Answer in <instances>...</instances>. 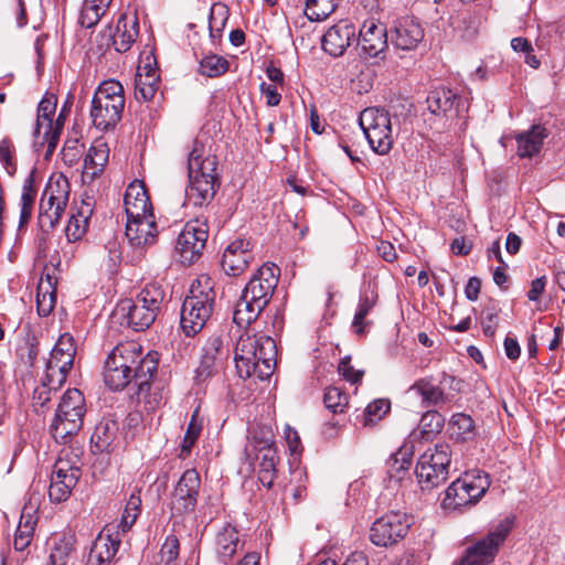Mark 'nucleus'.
<instances>
[{"instance_id":"obj_1","label":"nucleus","mask_w":565,"mask_h":565,"mask_svg":"<svg viewBox=\"0 0 565 565\" xmlns=\"http://www.w3.org/2000/svg\"><path fill=\"white\" fill-rule=\"evenodd\" d=\"M158 361L157 352L143 355L141 347L136 342L118 344L105 361L104 382L114 391L124 390L132 384L139 387V394L142 395L158 369Z\"/></svg>"},{"instance_id":"obj_2","label":"nucleus","mask_w":565,"mask_h":565,"mask_svg":"<svg viewBox=\"0 0 565 565\" xmlns=\"http://www.w3.org/2000/svg\"><path fill=\"white\" fill-rule=\"evenodd\" d=\"M275 341L267 335L241 334L234 351L235 367L241 379L260 381L271 376L276 364Z\"/></svg>"},{"instance_id":"obj_3","label":"nucleus","mask_w":565,"mask_h":565,"mask_svg":"<svg viewBox=\"0 0 565 565\" xmlns=\"http://www.w3.org/2000/svg\"><path fill=\"white\" fill-rule=\"evenodd\" d=\"M203 143L198 139L194 140L188 158L190 184L185 190V196L188 202L195 206H202L211 202L218 186L215 174L216 157L210 154L203 157Z\"/></svg>"},{"instance_id":"obj_4","label":"nucleus","mask_w":565,"mask_h":565,"mask_svg":"<svg viewBox=\"0 0 565 565\" xmlns=\"http://www.w3.org/2000/svg\"><path fill=\"white\" fill-rule=\"evenodd\" d=\"M215 302L213 282L207 276H200L183 300L180 312V326L186 337L199 333L210 319Z\"/></svg>"},{"instance_id":"obj_5","label":"nucleus","mask_w":565,"mask_h":565,"mask_svg":"<svg viewBox=\"0 0 565 565\" xmlns=\"http://www.w3.org/2000/svg\"><path fill=\"white\" fill-rule=\"evenodd\" d=\"M164 290L158 284H148L135 299H124L116 308L126 326L134 331H145L156 321L162 302Z\"/></svg>"},{"instance_id":"obj_6","label":"nucleus","mask_w":565,"mask_h":565,"mask_svg":"<svg viewBox=\"0 0 565 565\" xmlns=\"http://www.w3.org/2000/svg\"><path fill=\"white\" fill-rule=\"evenodd\" d=\"M124 108L122 85L115 79L102 82L92 98L90 118L93 125L102 131L114 129L121 120Z\"/></svg>"},{"instance_id":"obj_7","label":"nucleus","mask_w":565,"mask_h":565,"mask_svg":"<svg viewBox=\"0 0 565 565\" xmlns=\"http://www.w3.org/2000/svg\"><path fill=\"white\" fill-rule=\"evenodd\" d=\"M85 414L83 393L77 388L67 390L60 399L50 426L53 438L60 444H66L82 429Z\"/></svg>"},{"instance_id":"obj_8","label":"nucleus","mask_w":565,"mask_h":565,"mask_svg":"<svg viewBox=\"0 0 565 565\" xmlns=\"http://www.w3.org/2000/svg\"><path fill=\"white\" fill-rule=\"evenodd\" d=\"M491 484L488 473L466 471L447 488L443 504L446 509H461L477 504Z\"/></svg>"},{"instance_id":"obj_9","label":"nucleus","mask_w":565,"mask_h":565,"mask_svg":"<svg viewBox=\"0 0 565 565\" xmlns=\"http://www.w3.org/2000/svg\"><path fill=\"white\" fill-rule=\"evenodd\" d=\"M70 182L63 174L52 175L42 193L38 223L43 232H49L62 218L70 199Z\"/></svg>"},{"instance_id":"obj_10","label":"nucleus","mask_w":565,"mask_h":565,"mask_svg":"<svg viewBox=\"0 0 565 565\" xmlns=\"http://www.w3.org/2000/svg\"><path fill=\"white\" fill-rule=\"evenodd\" d=\"M451 462L450 446L446 443L436 444L427 449L418 459L416 477L423 490H431L443 484L449 475Z\"/></svg>"},{"instance_id":"obj_11","label":"nucleus","mask_w":565,"mask_h":565,"mask_svg":"<svg viewBox=\"0 0 565 565\" xmlns=\"http://www.w3.org/2000/svg\"><path fill=\"white\" fill-rule=\"evenodd\" d=\"M359 124L371 149L377 154H387L393 146L388 111L384 108L367 107L360 114Z\"/></svg>"},{"instance_id":"obj_12","label":"nucleus","mask_w":565,"mask_h":565,"mask_svg":"<svg viewBox=\"0 0 565 565\" xmlns=\"http://www.w3.org/2000/svg\"><path fill=\"white\" fill-rule=\"evenodd\" d=\"M461 382L455 376L441 373L438 381L433 376L418 379L407 393L420 397L423 407H437L450 403L460 392Z\"/></svg>"},{"instance_id":"obj_13","label":"nucleus","mask_w":565,"mask_h":565,"mask_svg":"<svg viewBox=\"0 0 565 565\" xmlns=\"http://www.w3.org/2000/svg\"><path fill=\"white\" fill-rule=\"evenodd\" d=\"M76 456L71 452H62L56 459L51 473L49 498L53 503L66 501L81 477Z\"/></svg>"},{"instance_id":"obj_14","label":"nucleus","mask_w":565,"mask_h":565,"mask_svg":"<svg viewBox=\"0 0 565 565\" xmlns=\"http://www.w3.org/2000/svg\"><path fill=\"white\" fill-rule=\"evenodd\" d=\"M412 523L413 518L405 512H387L373 522L370 541L381 547L395 545L406 536Z\"/></svg>"},{"instance_id":"obj_15","label":"nucleus","mask_w":565,"mask_h":565,"mask_svg":"<svg viewBox=\"0 0 565 565\" xmlns=\"http://www.w3.org/2000/svg\"><path fill=\"white\" fill-rule=\"evenodd\" d=\"M209 237V226L200 218L185 223L177 237L174 252L179 262L183 265L195 263L205 248Z\"/></svg>"},{"instance_id":"obj_16","label":"nucleus","mask_w":565,"mask_h":565,"mask_svg":"<svg viewBox=\"0 0 565 565\" xmlns=\"http://www.w3.org/2000/svg\"><path fill=\"white\" fill-rule=\"evenodd\" d=\"M512 529V520H501L489 534L470 546L458 565H488L490 564L499 547L502 545Z\"/></svg>"},{"instance_id":"obj_17","label":"nucleus","mask_w":565,"mask_h":565,"mask_svg":"<svg viewBox=\"0 0 565 565\" xmlns=\"http://www.w3.org/2000/svg\"><path fill=\"white\" fill-rule=\"evenodd\" d=\"M201 478L195 469H188L179 479L171 498L173 515H183L194 511L198 502Z\"/></svg>"},{"instance_id":"obj_18","label":"nucleus","mask_w":565,"mask_h":565,"mask_svg":"<svg viewBox=\"0 0 565 565\" xmlns=\"http://www.w3.org/2000/svg\"><path fill=\"white\" fill-rule=\"evenodd\" d=\"M279 276V267L266 263L252 276L242 292L267 307L278 285Z\"/></svg>"},{"instance_id":"obj_19","label":"nucleus","mask_w":565,"mask_h":565,"mask_svg":"<svg viewBox=\"0 0 565 565\" xmlns=\"http://www.w3.org/2000/svg\"><path fill=\"white\" fill-rule=\"evenodd\" d=\"M254 260L252 243L245 238L231 242L223 253L222 267L230 276H239Z\"/></svg>"},{"instance_id":"obj_20","label":"nucleus","mask_w":565,"mask_h":565,"mask_svg":"<svg viewBox=\"0 0 565 565\" xmlns=\"http://www.w3.org/2000/svg\"><path fill=\"white\" fill-rule=\"evenodd\" d=\"M427 106L429 111L436 116H443L445 124L452 121L460 114V107L463 106L462 98L447 87H436L427 96Z\"/></svg>"},{"instance_id":"obj_21","label":"nucleus","mask_w":565,"mask_h":565,"mask_svg":"<svg viewBox=\"0 0 565 565\" xmlns=\"http://www.w3.org/2000/svg\"><path fill=\"white\" fill-rule=\"evenodd\" d=\"M355 28L352 23L345 20L340 21L323 34L321 40L322 49L331 56H341L355 40Z\"/></svg>"},{"instance_id":"obj_22","label":"nucleus","mask_w":565,"mask_h":565,"mask_svg":"<svg viewBox=\"0 0 565 565\" xmlns=\"http://www.w3.org/2000/svg\"><path fill=\"white\" fill-rule=\"evenodd\" d=\"M121 544L119 531L110 533L109 529L102 531L92 544L86 565H109Z\"/></svg>"},{"instance_id":"obj_23","label":"nucleus","mask_w":565,"mask_h":565,"mask_svg":"<svg viewBox=\"0 0 565 565\" xmlns=\"http://www.w3.org/2000/svg\"><path fill=\"white\" fill-rule=\"evenodd\" d=\"M158 228L153 213L140 217H129L126 224V236L136 247H145L156 242Z\"/></svg>"},{"instance_id":"obj_24","label":"nucleus","mask_w":565,"mask_h":565,"mask_svg":"<svg viewBox=\"0 0 565 565\" xmlns=\"http://www.w3.org/2000/svg\"><path fill=\"white\" fill-rule=\"evenodd\" d=\"M359 44L369 57L379 56L387 47L386 28L374 20H366L360 29Z\"/></svg>"},{"instance_id":"obj_25","label":"nucleus","mask_w":565,"mask_h":565,"mask_svg":"<svg viewBox=\"0 0 565 565\" xmlns=\"http://www.w3.org/2000/svg\"><path fill=\"white\" fill-rule=\"evenodd\" d=\"M245 452L248 458L252 452H257L255 457L259 460L258 470L277 471L276 466L279 457L270 433H265L262 438L254 436L253 440L246 446Z\"/></svg>"},{"instance_id":"obj_26","label":"nucleus","mask_w":565,"mask_h":565,"mask_svg":"<svg viewBox=\"0 0 565 565\" xmlns=\"http://www.w3.org/2000/svg\"><path fill=\"white\" fill-rule=\"evenodd\" d=\"M124 205L127 218H136L152 213V205L142 181H134L128 185Z\"/></svg>"},{"instance_id":"obj_27","label":"nucleus","mask_w":565,"mask_h":565,"mask_svg":"<svg viewBox=\"0 0 565 565\" xmlns=\"http://www.w3.org/2000/svg\"><path fill=\"white\" fill-rule=\"evenodd\" d=\"M424 38V30L413 18H401L394 26L392 42L401 50H413Z\"/></svg>"},{"instance_id":"obj_28","label":"nucleus","mask_w":565,"mask_h":565,"mask_svg":"<svg viewBox=\"0 0 565 565\" xmlns=\"http://www.w3.org/2000/svg\"><path fill=\"white\" fill-rule=\"evenodd\" d=\"M139 33L136 15L121 14L117 21L116 32L111 35L113 46L117 52H126L131 47Z\"/></svg>"},{"instance_id":"obj_29","label":"nucleus","mask_w":565,"mask_h":565,"mask_svg":"<svg viewBox=\"0 0 565 565\" xmlns=\"http://www.w3.org/2000/svg\"><path fill=\"white\" fill-rule=\"evenodd\" d=\"M109 158V148L103 141L94 142L84 158L83 178L93 181L102 174Z\"/></svg>"},{"instance_id":"obj_30","label":"nucleus","mask_w":565,"mask_h":565,"mask_svg":"<svg viewBox=\"0 0 565 565\" xmlns=\"http://www.w3.org/2000/svg\"><path fill=\"white\" fill-rule=\"evenodd\" d=\"M238 531L231 524L224 525L215 536L214 552L220 562L226 564L238 551Z\"/></svg>"},{"instance_id":"obj_31","label":"nucleus","mask_w":565,"mask_h":565,"mask_svg":"<svg viewBox=\"0 0 565 565\" xmlns=\"http://www.w3.org/2000/svg\"><path fill=\"white\" fill-rule=\"evenodd\" d=\"M38 196L35 185V170L33 169L24 179L20 198L19 231L23 230L30 222Z\"/></svg>"},{"instance_id":"obj_32","label":"nucleus","mask_w":565,"mask_h":565,"mask_svg":"<svg viewBox=\"0 0 565 565\" xmlns=\"http://www.w3.org/2000/svg\"><path fill=\"white\" fill-rule=\"evenodd\" d=\"M265 308L260 301L254 300L242 292L235 305L233 321L238 327H247L258 319Z\"/></svg>"},{"instance_id":"obj_33","label":"nucleus","mask_w":565,"mask_h":565,"mask_svg":"<svg viewBox=\"0 0 565 565\" xmlns=\"http://www.w3.org/2000/svg\"><path fill=\"white\" fill-rule=\"evenodd\" d=\"M546 129L542 126H533L531 130L522 132L516 137L518 154L522 158L536 154L546 138Z\"/></svg>"},{"instance_id":"obj_34","label":"nucleus","mask_w":565,"mask_h":565,"mask_svg":"<svg viewBox=\"0 0 565 565\" xmlns=\"http://www.w3.org/2000/svg\"><path fill=\"white\" fill-rule=\"evenodd\" d=\"M75 539L71 534H56L51 539L50 565H66L74 550Z\"/></svg>"},{"instance_id":"obj_35","label":"nucleus","mask_w":565,"mask_h":565,"mask_svg":"<svg viewBox=\"0 0 565 565\" xmlns=\"http://www.w3.org/2000/svg\"><path fill=\"white\" fill-rule=\"evenodd\" d=\"M376 302L377 294L375 290H365L361 294L358 309L352 321V328L358 334H363L365 328L371 324V321H367L366 317L375 307Z\"/></svg>"},{"instance_id":"obj_36","label":"nucleus","mask_w":565,"mask_h":565,"mask_svg":"<svg viewBox=\"0 0 565 565\" xmlns=\"http://www.w3.org/2000/svg\"><path fill=\"white\" fill-rule=\"evenodd\" d=\"M413 450L412 447L402 446L395 454L387 460V475L390 479L402 481L407 475L412 463Z\"/></svg>"},{"instance_id":"obj_37","label":"nucleus","mask_w":565,"mask_h":565,"mask_svg":"<svg viewBox=\"0 0 565 565\" xmlns=\"http://www.w3.org/2000/svg\"><path fill=\"white\" fill-rule=\"evenodd\" d=\"M450 436L458 441L466 443L476 436L473 419L463 413L452 415L449 422Z\"/></svg>"},{"instance_id":"obj_38","label":"nucleus","mask_w":565,"mask_h":565,"mask_svg":"<svg viewBox=\"0 0 565 565\" xmlns=\"http://www.w3.org/2000/svg\"><path fill=\"white\" fill-rule=\"evenodd\" d=\"M117 431L116 422L105 418L95 426L90 440L98 451H105L115 440Z\"/></svg>"},{"instance_id":"obj_39","label":"nucleus","mask_w":565,"mask_h":565,"mask_svg":"<svg viewBox=\"0 0 565 565\" xmlns=\"http://www.w3.org/2000/svg\"><path fill=\"white\" fill-rule=\"evenodd\" d=\"M56 301V294L52 287L51 277H46V281L41 280L36 291V309L41 317L49 316Z\"/></svg>"},{"instance_id":"obj_40","label":"nucleus","mask_w":565,"mask_h":565,"mask_svg":"<svg viewBox=\"0 0 565 565\" xmlns=\"http://www.w3.org/2000/svg\"><path fill=\"white\" fill-rule=\"evenodd\" d=\"M76 348L71 334H62L51 351L50 359L62 362L63 365L73 366Z\"/></svg>"},{"instance_id":"obj_41","label":"nucleus","mask_w":565,"mask_h":565,"mask_svg":"<svg viewBox=\"0 0 565 565\" xmlns=\"http://www.w3.org/2000/svg\"><path fill=\"white\" fill-rule=\"evenodd\" d=\"M57 97L52 93H46L38 107V118L34 128V136L40 134L41 127L45 124L47 129H52V117L55 114Z\"/></svg>"},{"instance_id":"obj_42","label":"nucleus","mask_w":565,"mask_h":565,"mask_svg":"<svg viewBox=\"0 0 565 565\" xmlns=\"http://www.w3.org/2000/svg\"><path fill=\"white\" fill-rule=\"evenodd\" d=\"M141 511V498L139 490L134 491L126 503L118 529L126 533L135 524Z\"/></svg>"},{"instance_id":"obj_43","label":"nucleus","mask_w":565,"mask_h":565,"mask_svg":"<svg viewBox=\"0 0 565 565\" xmlns=\"http://www.w3.org/2000/svg\"><path fill=\"white\" fill-rule=\"evenodd\" d=\"M445 424V418L435 409H428L423 414L419 422V434L423 439H430L438 434Z\"/></svg>"},{"instance_id":"obj_44","label":"nucleus","mask_w":565,"mask_h":565,"mask_svg":"<svg viewBox=\"0 0 565 565\" xmlns=\"http://www.w3.org/2000/svg\"><path fill=\"white\" fill-rule=\"evenodd\" d=\"M72 366L63 365L54 359H49L46 363L45 376L42 383L58 390L66 380V376Z\"/></svg>"},{"instance_id":"obj_45","label":"nucleus","mask_w":565,"mask_h":565,"mask_svg":"<svg viewBox=\"0 0 565 565\" xmlns=\"http://www.w3.org/2000/svg\"><path fill=\"white\" fill-rule=\"evenodd\" d=\"M228 19V9L223 3H214L210 10L209 30L212 41L221 38L222 31Z\"/></svg>"},{"instance_id":"obj_46","label":"nucleus","mask_w":565,"mask_h":565,"mask_svg":"<svg viewBox=\"0 0 565 565\" xmlns=\"http://www.w3.org/2000/svg\"><path fill=\"white\" fill-rule=\"evenodd\" d=\"M335 8L333 0H306L305 14L310 21H323Z\"/></svg>"},{"instance_id":"obj_47","label":"nucleus","mask_w":565,"mask_h":565,"mask_svg":"<svg viewBox=\"0 0 565 565\" xmlns=\"http://www.w3.org/2000/svg\"><path fill=\"white\" fill-rule=\"evenodd\" d=\"M222 364L215 362L210 356H201L200 363L195 369L194 384L203 386L215 377L222 370Z\"/></svg>"},{"instance_id":"obj_48","label":"nucleus","mask_w":565,"mask_h":565,"mask_svg":"<svg viewBox=\"0 0 565 565\" xmlns=\"http://www.w3.org/2000/svg\"><path fill=\"white\" fill-rule=\"evenodd\" d=\"M228 70V61L216 54H209L200 62L199 72L207 77H217Z\"/></svg>"},{"instance_id":"obj_49","label":"nucleus","mask_w":565,"mask_h":565,"mask_svg":"<svg viewBox=\"0 0 565 565\" xmlns=\"http://www.w3.org/2000/svg\"><path fill=\"white\" fill-rule=\"evenodd\" d=\"M388 399L379 398L371 402L363 412V425L373 426L379 423L390 411Z\"/></svg>"},{"instance_id":"obj_50","label":"nucleus","mask_w":565,"mask_h":565,"mask_svg":"<svg viewBox=\"0 0 565 565\" xmlns=\"http://www.w3.org/2000/svg\"><path fill=\"white\" fill-rule=\"evenodd\" d=\"M106 11L107 10L100 4H97L92 0H85L81 10V25L86 29L95 26L105 15Z\"/></svg>"},{"instance_id":"obj_51","label":"nucleus","mask_w":565,"mask_h":565,"mask_svg":"<svg viewBox=\"0 0 565 565\" xmlns=\"http://www.w3.org/2000/svg\"><path fill=\"white\" fill-rule=\"evenodd\" d=\"M202 431V422L198 419V411L191 417V420L188 425L185 435L183 437L181 444V456L185 457L191 452L192 447L196 443L200 434Z\"/></svg>"},{"instance_id":"obj_52","label":"nucleus","mask_w":565,"mask_h":565,"mask_svg":"<svg viewBox=\"0 0 565 565\" xmlns=\"http://www.w3.org/2000/svg\"><path fill=\"white\" fill-rule=\"evenodd\" d=\"M323 403L332 413H342L349 404L348 395L338 387H328L323 395Z\"/></svg>"},{"instance_id":"obj_53","label":"nucleus","mask_w":565,"mask_h":565,"mask_svg":"<svg viewBox=\"0 0 565 565\" xmlns=\"http://www.w3.org/2000/svg\"><path fill=\"white\" fill-rule=\"evenodd\" d=\"M201 356H210L211 359L223 365V361L227 358V350L221 335L214 334L210 337L202 349Z\"/></svg>"},{"instance_id":"obj_54","label":"nucleus","mask_w":565,"mask_h":565,"mask_svg":"<svg viewBox=\"0 0 565 565\" xmlns=\"http://www.w3.org/2000/svg\"><path fill=\"white\" fill-rule=\"evenodd\" d=\"M18 353L24 365L33 366L39 354L36 338L28 332L21 341V347L18 349Z\"/></svg>"},{"instance_id":"obj_55","label":"nucleus","mask_w":565,"mask_h":565,"mask_svg":"<svg viewBox=\"0 0 565 565\" xmlns=\"http://www.w3.org/2000/svg\"><path fill=\"white\" fill-rule=\"evenodd\" d=\"M179 540L175 535L167 536L161 550H160V564L161 565H174L175 559L179 555Z\"/></svg>"},{"instance_id":"obj_56","label":"nucleus","mask_w":565,"mask_h":565,"mask_svg":"<svg viewBox=\"0 0 565 565\" xmlns=\"http://www.w3.org/2000/svg\"><path fill=\"white\" fill-rule=\"evenodd\" d=\"M14 146L9 138L0 141V162L9 175H13L17 171V163L13 158Z\"/></svg>"},{"instance_id":"obj_57","label":"nucleus","mask_w":565,"mask_h":565,"mask_svg":"<svg viewBox=\"0 0 565 565\" xmlns=\"http://www.w3.org/2000/svg\"><path fill=\"white\" fill-rule=\"evenodd\" d=\"M56 391H57L56 388H53L52 386H49L44 383H41L39 386L35 387V390L33 392L32 399H33V407L35 408V411L38 413L44 412V408L46 407V405L50 403V401L52 398V393L56 392Z\"/></svg>"},{"instance_id":"obj_58","label":"nucleus","mask_w":565,"mask_h":565,"mask_svg":"<svg viewBox=\"0 0 565 565\" xmlns=\"http://www.w3.org/2000/svg\"><path fill=\"white\" fill-rule=\"evenodd\" d=\"M88 227V222L84 221L79 217H76L74 214L71 215L67 226L65 228L66 237L68 242L79 241L84 234L86 233Z\"/></svg>"},{"instance_id":"obj_59","label":"nucleus","mask_w":565,"mask_h":565,"mask_svg":"<svg viewBox=\"0 0 565 565\" xmlns=\"http://www.w3.org/2000/svg\"><path fill=\"white\" fill-rule=\"evenodd\" d=\"M137 399L139 403H143L145 407L148 412L154 411L162 401V395L157 388L156 391L151 392V384L150 381L148 382V385L145 387V391L142 395L139 394V387H137Z\"/></svg>"},{"instance_id":"obj_60","label":"nucleus","mask_w":565,"mask_h":565,"mask_svg":"<svg viewBox=\"0 0 565 565\" xmlns=\"http://www.w3.org/2000/svg\"><path fill=\"white\" fill-rule=\"evenodd\" d=\"M159 81L160 76L158 71L152 68L150 64L138 66L135 82L142 84V86L150 84L151 86L159 88Z\"/></svg>"},{"instance_id":"obj_61","label":"nucleus","mask_w":565,"mask_h":565,"mask_svg":"<svg viewBox=\"0 0 565 565\" xmlns=\"http://www.w3.org/2000/svg\"><path fill=\"white\" fill-rule=\"evenodd\" d=\"M339 372L343 376V379L351 384H358L362 381V377L364 375V371L355 370L351 365V358L344 356L341 359L339 363Z\"/></svg>"},{"instance_id":"obj_62","label":"nucleus","mask_w":565,"mask_h":565,"mask_svg":"<svg viewBox=\"0 0 565 565\" xmlns=\"http://www.w3.org/2000/svg\"><path fill=\"white\" fill-rule=\"evenodd\" d=\"M498 326V310L486 308L481 315V327L484 335L492 338Z\"/></svg>"},{"instance_id":"obj_63","label":"nucleus","mask_w":565,"mask_h":565,"mask_svg":"<svg viewBox=\"0 0 565 565\" xmlns=\"http://www.w3.org/2000/svg\"><path fill=\"white\" fill-rule=\"evenodd\" d=\"M34 531L28 529L25 525H19L17 527L13 545L17 551H24L33 540Z\"/></svg>"},{"instance_id":"obj_64","label":"nucleus","mask_w":565,"mask_h":565,"mask_svg":"<svg viewBox=\"0 0 565 565\" xmlns=\"http://www.w3.org/2000/svg\"><path fill=\"white\" fill-rule=\"evenodd\" d=\"M38 510L36 504H25L22 509V513L20 516L19 525H25L28 529H31L34 531L38 519L35 516V512Z\"/></svg>"}]
</instances>
